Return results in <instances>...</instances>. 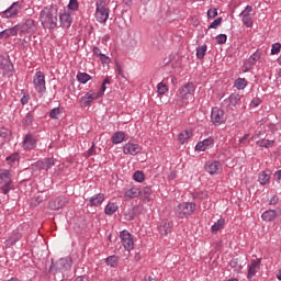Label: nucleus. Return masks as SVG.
I'll return each mask as SVG.
<instances>
[{
  "instance_id": "412c9836",
  "label": "nucleus",
  "mask_w": 281,
  "mask_h": 281,
  "mask_svg": "<svg viewBox=\"0 0 281 281\" xmlns=\"http://www.w3.org/2000/svg\"><path fill=\"white\" fill-rule=\"evenodd\" d=\"M222 166L223 165H221V161L214 160L205 166V170L209 172V175H218V170H221Z\"/></svg>"
},
{
  "instance_id": "aec40b11",
  "label": "nucleus",
  "mask_w": 281,
  "mask_h": 281,
  "mask_svg": "<svg viewBox=\"0 0 281 281\" xmlns=\"http://www.w3.org/2000/svg\"><path fill=\"white\" fill-rule=\"evenodd\" d=\"M240 102V94L232 93L227 99L224 100V104H227L229 109H234L236 104Z\"/></svg>"
},
{
  "instance_id": "3c124183",
  "label": "nucleus",
  "mask_w": 281,
  "mask_h": 281,
  "mask_svg": "<svg viewBox=\"0 0 281 281\" xmlns=\"http://www.w3.org/2000/svg\"><path fill=\"white\" fill-rule=\"evenodd\" d=\"M202 143L204 144V147L207 149L210 148V146H214V138H205L204 140H202Z\"/></svg>"
},
{
  "instance_id": "b1692460",
  "label": "nucleus",
  "mask_w": 281,
  "mask_h": 281,
  "mask_svg": "<svg viewBox=\"0 0 281 281\" xmlns=\"http://www.w3.org/2000/svg\"><path fill=\"white\" fill-rule=\"evenodd\" d=\"M93 100H95V91L90 90L81 98L80 102L83 106H89Z\"/></svg>"
},
{
  "instance_id": "72a5a7b5",
  "label": "nucleus",
  "mask_w": 281,
  "mask_h": 281,
  "mask_svg": "<svg viewBox=\"0 0 281 281\" xmlns=\"http://www.w3.org/2000/svg\"><path fill=\"white\" fill-rule=\"evenodd\" d=\"M117 212V205H115V203H108L105 209H104V213L108 215V216H111L112 214H115Z\"/></svg>"
},
{
  "instance_id": "4468645a",
  "label": "nucleus",
  "mask_w": 281,
  "mask_h": 281,
  "mask_svg": "<svg viewBox=\"0 0 281 281\" xmlns=\"http://www.w3.org/2000/svg\"><path fill=\"white\" fill-rule=\"evenodd\" d=\"M22 34H34L36 32V24L33 19L26 20L20 27Z\"/></svg>"
},
{
  "instance_id": "cd10ccee",
  "label": "nucleus",
  "mask_w": 281,
  "mask_h": 281,
  "mask_svg": "<svg viewBox=\"0 0 281 281\" xmlns=\"http://www.w3.org/2000/svg\"><path fill=\"white\" fill-rule=\"evenodd\" d=\"M276 216H278V213L276 212V210H268L262 213L261 218L262 221L271 222L276 218Z\"/></svg>"
},
{
  "instance_id": "a211bd4d",
  "label": "nucleus",
  "mask_w": 281,
  "mask_h": 281,
  "mask_svg": "<svg viewBox=\"0 0 281 281\" xmlns=\"http://www.w3.org/2000/svg\"><path fill=\"white\" fill-rule=\"evenodd\" d=\"M12 69H14L12 61L0 55V71H5V74H8L12 71Z\"/></svg>"
},
{
  "instance_id": "c9c22d12",
  "label": "nucleus",
  "mask_w": 281,
  "mask_h": 281,
  "mask_svg": "<svg viewBox=\"0 0 281 281\" xmlns=\"http://www.w3.org/2000/svg\"><path fill=\"white\" fill-rule=\"evenodd\" d=\"M206 52H207V45L199 46L196 48V58H199V60H203V58H205Z\"/></svg>"
},
{
  "instance_id": "13d9d810",
  "label": "nucleus",
  "mask_w": 281,
  "mask_h": 281,
  "mask_svg": "<svg viewBox=\"0 0 281 281\" xmlns=\"http://www.w3.org/2000/svg\"><path fill=\"white\" fill-rule=\"evenodd\" d=\"M92 53L94 56H99V57L103 55L102 52L100 50V47H97V46L93 47Z\"/></svg>"
},
{
  "instance_id": "37998d69",
  "label": "nucleus",
  "mask_w": 281,
  "mask_h": 281,
  "mask_svg": "<svg viewBox=\"0 0 281 281\" xmlns=\"http://www.w3.org/2000/svg\"><path fill=\"white\" fill-rule=\"evenodd\" d=\"M134 181H137L138 183H142L144 181V172L142 171H135L133 176Z\"/></svg>"
},
{
  "instance_id": "c756f323",
  "label": "nucleus",
  "mask_w": 281,
  "mask_h": 281,
  "mask_svg": "<svg viewBox=\"0 0 281 281\" xmlns=\"http://www.w3.org/2000/svg\"><path fill=\"white\" fill-rule=\"evenodd\" d=\"M271 180V173H267V171H261L259 173L258 181L261 186H267L269 181Z\"/></svg>"
},
{
  "instance_id": "f704fd0d",
  "label": "nucleus",
  "mask_w": 281,
  "mask_h": 281,
  "mask_svg": "<svg viewBox=\"0 0 281 281\" xmlns=\"http://www.w3.org/2000/svg\"><path fill=\"white\" fill-rule=\"evenodd\" d=\"M247 87V80L245 78H238L235 80L234 88L238 89V91H243Z\"/></svg>"
},
{
  "instance_id": "2eb2a0df",
  "label": "nucleus",
  "mask_w": 281,
  "mask_h": 281,
  "mask_svg": "<svg viewBox=\"0 0 281 281\" xmlns=\"http://www.w3.org/2000/svg\"><path fill=\"white\" fill-rule=\"evenodd\" d=\"M124 155H139L142 153V147L137 144L127 143L123 147Z\"/></svg>"
},
{
  "instance_id": "de8ad7c7",
  "label": "nucleus",
  "mask_w": 281,
  "mask_h": 281,
  "mask_svg": "<svg viewBox=\"0 0 281 281\" xmlns=\"http://www.w3.org/2000/svg\"><path fill=\"white\" fill-rule=\"evenodd\" d=\"M216 16H218V10L216 8L207 11V19H216Z\"/></svg>"
},
{
  "instance_id": "6e6d98bb",
  "label": "nucleus",
  "mask_w": 281,
  "mask_h": 281,
  "mask_svg": "<svg viewBox=\"0 0 281 281\" xmlns=\"http://www.w3.org/2000/svg\"><path fill=\"white\" fill-rule=\"evenodd\" d=\"M195 150H199L201 153V151L207 150V149L205 148V145L203 144V142H199L195 146Z\"/></svg>"
},
{
  "instance_id": "09e8293b",
  "label": "nucleus",
  "mask_w": 281,
  "mask_h": 281,
  "mask_svg": "<svg viewBox=\"0 0 281 281\" xmlns=\"http://www.w3.org/2000/svg\"><path fill=\"white\" fill-rule=\"evenodd\" d=\"M32 122H34V115H32V113H27L24 117L25 126H30Z\"/></svg>"
},
{
  "instance_id": "49530a36",
  "label": "nucleus",
  "mask_w": 281,
  "mask_h": 281,
  "mask_svg": "<svg viewBox=\"0 0 281 281\" xmlns=\"http://www.w3.org/2000/svg\"><path fill=\"white\" fill-rule=\"evenodd\" d=\"M58 115H60V108L50 110L49 117H52V120H58Z\"/></svg>"
},
{
  "instance_id": "4d7b16f0",
  "label": "nucleus",
  "mask_w": 281,
  "mask_h": 281,
  "mask_svg": "<svg viewBox=\"0 0 281 281\" xmlns=\"http://www.w3.org/2000/svg\"><path fill=\"white\" fill-rule=\"evenodd\" d=\"M27 102H30V94H24L21 98V104L25 105V104H27Z\"/></svg>"
},
{
  "instance_id": "e433bc0d",
  "label": "nucleus",
  "mask_w": 281,
  "mask_h": 281,
  "mask_svg": "<svg viewBox=\"0 0 281 281\" xmlns=\"http://www.w3.org/2000/svg\"><path fill=\"white\" fill-rule=\"evenodd\" d=\"M225 226V220L224 218H220L217 220V222L211 226V231L214 232H218L220 229H223V227Z\"/></svg>"
},
{
  "instance_id": "473e14b6",
  "label": "nucleus",
  "mask_w": 281,
  "mask_h": 281,
  "mask_svg": "<svg viewBox=\"0 0 281 281\" xmlns=\"http://www.w3.org/2000/svg\"><path fill=\"white\" fill-rule=\"evenodd\" d=\"M77 80L78 82H80L81 85H87V82H89V80H91V77L89 74L87 72H78L77 74Z\"/></svg>"
},
{
  "instance_id": "6e6552de",
  "label": "nucleus",
  "mask_w": 281,
  "mask_h": 281,
  "mask_svg": "<svg viewBox=\"0 0 281 281\" xmlns=\"http://www.w3.org/2000/svg\"><path fill=\"white\" fill-rule=\"evenodd\" d=\"M211 122L214 126H221L225 122V112L220 108H213L211 111Z\"/></svg>"
},
{
  "instance_id": "9b49d317",
  "label": "nucleus",
  "mask_w": 281,
  "mask_h": 281,
  "mask_svg": "<svg viewBox=\"0 0 281 281\" xmlns=\"http://www.w3.org/2000/svg\"><path fill=\"white\" fill-rule=\"evenodd\" d=\"M19 12H21V3L13 2L10 8L0 12V16L2 19H12V18L16 16V14H19Z\"/></svg>"
},
{
  "instance_id": "dca6fc26",
  "label": "nucleus",
  "mask_w": 281,
  "mask_h": 281,
  "mask_svg": "<svg viewBox=\"0 0 281 281\" xmlns=\"http://www.w3.org/2000/svg\"><path fill=\"white\" fill-rule=\"evenodd\" d=\"M173 225L170 220L162 221L158 228L160 236H168L172 232Z\"/></svg>"
},
{
  "instance_id": "5701e85b",
  "label": "nucleus",
  "mask_w": 281,
  "mask_h": 281,
  "mask_svg": "<svg viewBox=\"0 0 281 281\" xmlns=\"http://www.w3.org/2000/svg\"><path fill=\"white\" fill-rule=\"evenodd\" d=\"M19 25L5 29L4 31L0 32V38H10V36H16V34H19Z\"/></svg>"
},
{
  "instance_id": "7ed1b4c3",
  "label": "nucleus",
  "mask_w": 281,
  "mask_h": 281,
  "mask_svg": "<svg viewBox=\"0 0 281 281\" xmlns=\"http://www.w3.org/2000/svg\"><path fill=\"white\" fill-rule=\"evenodd\" d=\"M54 166H56L54 158H44L43 160H37L36 162L32 164L31 170L35 177H38L41 172H47V170H50V168H54Z\"/></svg>"
},
{
  "instance_id": "0e129e2a",
  "label": "nucleus",
  "mask_w": 281,
  "mask_h": 281,
  "mask_svg": "<svg viewBox=\"0 0 281 281\" xmlns=\"http://www.w3.org/2000/svg\"><path fill=\"white\" fill-rule=\"evenodd\" d=\"M94 146H95V145H92V146L88 149L86 157H91V155H93Z\"/></svg>"
},
{
  "instance_id": "7c9ffc66",
  "label": "nucleus",
  "mask_w": 281,
  "mask_h": 281,
  "mask_svg": "<svg viewBox=\"0 0 281 281\" xmlns=\"http://www.w3.org/2000/svg\"><path fill=\"white\" fill-rule=\"evenodd\" d=\"M262 56V50L260 49H257L248 59V63L250 65H256V63H258V60H260Z\"/></svg>"
},
{
  "instance_id": "e2e57ef3",
  "label": "nucleus",
  "mask_w": 281,
  "mask_h": 281,
  "mask_svg": "<svg viewBox=\"0 0 281 281\" xmlns=\"http://www.w3.org/2000/svg\"><path fill=\"white\" fill-rule=\"evenodd\" d=\"M135 215L133 213H125V221H133Z\"/></svg>"
},
{
  "instance_id": "79ce46f5",
  "label": "nucleus",
  "mask_w": 281,
  "mask_h": 281,
  "mask_svg": "<svg viewBox=\"0 0 281 281\" xmlns=\"http://www.w3.org/2000/svg\"><path fill=\"white\" fill-rule=\"evenodd\" d=\"M140 194H144L145 199H148L150 194H153V188L151 187H144L140 189Z\"/></svg>"
},
{
  "instance_id": "864d4df0",
  "label": "nucleus",
  "mask_w": 281,
  "mask_h": 281,
  "mask_svg": "<svg viewBox=\"0 0 281 281\" xmlns=\"http://www.w3.org/2000/svg\"><path fill=\"white\" fill-rule=\"evenodd\" d=\"M100 61L102 63V65H109L111 63V58L109 56H106L105 54L101 55Z\"/></svg>"
},
{
  "instance_id": "bf43d9fd",
  "label": "nucleus",
  "mask_w": 281,
  "mask_h": 281,
  "mask_svg": "<svg viewBox=\"0 0 281 281\" xmlns=\"http://www.w3.org/2000/svg\"><path fill=\"white\" fill-rule=\"evenodd\" d=\"M260 105V99L259 98H255L251 103H250V106H259Z\"/></svg>"
},
{
  "instance_id": "338daca9",
  "label": "nucleus",
  "mask_w": 281,
  "mask_h": 281,
  "mask_svg": "<svg viewBox=\"0 0 281 281\" xmlns=\"http://www.w3.org/2000/svg\"><path fill=\"white\" fill-rule=\"evenodd\" d=\"M116 71H117L119 76H122V66H120L119 63H116Z\"/></svg>"
},
{
  "instance_id": "9d476101",
  "label": "nucleus",
  "mask_w": 281,
  "mask_h": 281,
  "mask_svg": "<svg viewBox=\"0 0 281 281\" xmlns=\"http://www.w3.org/2000/svg\"><path fill=\"white\" fill-rule=\"evenodd\" d=\"M121 243L123 247L127 250L131 251L132 249L135 248V243L133 241V235L128 233V231H122L120 234Z\"/></svg>"
},
{
  "instance_id": "4c0bfd02",
  "label": "nucleus",
  "mask_w": 281,
  "mask_h": 281,
  "mask_svg": "<svg viewBox=\"0 0 281 281\" xmlns=\"http://www.w3.org/2000/svg\"><path fill=\"white\" fill-rule=\"evenodd\" d=\"M79 8L80 3L78 2V0H69L68 10H70L71 12H77Z\"/></svg>"
},
{
  "instance_id": "603ef678",
  "label": "nucleus",
  "mask_w": 281,
  "mask_h": 281,
  "mask_svg": "<svg viewBox=\"0 0 281 281\" xmlns=\"http://www.w3.org/2000/svg\"><path fill=\"white\" fill-rule=\"evenodd\" d=\"M259 146H261V148H269V146H271V144H273V140H259L258 142Z\"/></svg>"
},
{
  "instance_id": "393cba45",
  "label": "nucleus",
  "mask_w": 281,
  "mask_h": 281,
  "mask_svg": "<svg viewBox=\"0 0 281 281\" xmlns=\"http://www.w3.org/2000/svg\"><path fill=\"white\" fill-rule=\"evenodd\" d=\"M142 195V189L132 187L130 190L125 192L126 199H137V196Z\"/></svg>"
},
{
  "instance_id": "5fc2aeb1",
  "label": "nucleus",
  "mask_w": 281,
  "mask_h": 281,
  "mask_svg": "<svg viewBox=\"0 0 281 281\" xmlns=\"http://www.w3.org/2000/svg\"><path fill=\"white\" fill-rule=\"evenodd\" d=\"M7 161H9V164H14V161H19V154H13L11 156H8Z\"/></svg>"
},
{
  "instance_id": "ea45409f",
  "label": "nucleus",
  "mask_w": 281,
  "mask_h": 281,
  "mask_svg": "<svg viewBox=\"0 0 281 281\" xmlns=\"http://www.w3.org/2000/svg\"><path fill=\"white\" fill-rule=\"evenodd\" d=\"M157 90L160 95H164V94L168 93V86H166L164 82H160L157 86Z\"/></svg>"
},
{
  "instance_id": "6ab92c4d",
  "label": "nucleus",
  "mask_w": 281,
  "mask_h": 281,
  "mask_svg": "<svg viewBox=\"0 0 281 281\" xmlns=\"http://www.w3.org/2000/svg\"><path fill=\"white\" fill-rule=\"evenodd\" d=\"M88 201V205H90V207H98V205H102V203H104V194L98 193L91 196Z\"/></svg>"
},
{
  "instance_id": "f3484780",
  "label": "nucleus",
  "mask_w": 281,
  "mask_h": 281,
  "mask_svg": "<svg viewBox=\"0 0 281 281\" xmlns=\"http://www.w3.org/2000/svg\"><path fill=\"white\" fill-rule=\"evenodd\" d=\"M23 148H25V150H34V148H36V138H34V135H25L23 140Z\"/></svg>"
},
{
  "instance_id": "052dcab7",
  "label": "nucleus",
  "mask_w": 281,
  "mask_h": 281,
  "mask_svg": "<svg viewBox=\"0 0 281 281\" xmlns=\"http://www.w3.org/2000/svg\"><path fill=\"white\" fill-rule=\"evenodd\" d=\"M278 201H280L278 195H273L270 200V205H278Z\"/></svg>"
},
{
  "instance_id": "423d86ee",
  "label": "nucleus",
  "mask_w": 281,
  "mask_h": 281,
  "mask_svg": "<svg viewBox=\"0 0 281 281\" xmlns=\"http://www.w3.org/2000/svg\"><path fill=\"white\" fill-rule=\"evenodd\" d=\"M0 184H3L1 187L3 194H8L10 190H12V188H10V186H12V173L10 170L0 169Z\"/></svg>"
},
{
  "instance_id": "69168bd1",
  "label": "nucleus",
  "mask_w": 281,
  "mask_h": 281,
  "mask_svg": "<svg viewBox=\"0 0 281 281\" xmlns=\"http://www.w3.org/2000/svg\"><path fill=\"white\" fill-rule=\"evenodd\" d=\"M274 179H276L277 181H281V170H279V171H277V172L274 173Z\"/></svg>"
},
{
  "instance_id": "f8f14e48",
  "label": "nucleus",
  "mask_w": 281,
  "mask_h": 281,
  "mask_svg": "<svg viewBox=\"0 0 281 281\" xmlns=\"http://www.w3.org/2000/svg\"><path fill=\"white\" fill-rule=\"evenodd\" d=\"M67 203H69V200H67V198L61 195L54 200H50L48 202V207H49V210H63V207H65V205H67Z\"/></svg>"
},
{
  "instance_id": "bb28decb",
  "label": "nucleus",
  "mask_w": 281,
  "mask_h": 281,
  "mask_svg": "<svg viewBox=\"0 0 281 281\" xmlns=\"http://www.w3.org/2000/svg\"><path fill=\"white\" fill-rule=\"evenodd\" d=\"M126 138V134L124 132H116L112 135V144H122Z\"/></svg>"
},
{
  "instance_id": "4be33fe9",
  "label": "nucleus",
  "mask_w": 281,
  "mask_h": 281,
  "mask_svg": "<svg viewBox=\"0 0 281 281\" xmlns=\"http://www.w3.org/2000/svg\"><path fill=\"white\" fill-rule=\"evenodd\" d=\"M59 21H60L61 27L66 30L71 27V23L74 22V20L71 19V14L69 13H61L59 15Z\"/></svg>"
},
{
  "instance_id": "58836bf2",
  "label": "nucleus",
  "mask_w": 281,
  "mask_h": 281,
  "mask_svg": "<svg viewBox=\"0 0 281 281\" xmlns=\"http://www.w3.org/2000/svg\"><path fill=\"white\" fill-rule=\"evenodd\" d=\"M241 21L246 27H251L254 25V20H251V15H241Z\"/></svg>"
},
{
  "instance_id": "1a4fd4ad",
  "label": "nucleus",
  "mask_w": 281,
  "mask_h": 281,
  "mask_svg": "<svg viewBox=\"0 0 281 281\" xmlns=\"http://www.w3.org/2000/svg\"><path fill=\"white\" fill-rule=\"evenodd\" d=\"M194 91H196V88L194 87V83L187 82L184 83L180 90H179V97L182 100H188L189 98H192L194 95Z\"/></svg>"
},
{
  "instance_id": "ddd939ff",
  "label": "nucleus",
  "mask_w": 281,
  "mask_h": 281,
  "mask_svg": "<svg viewBox=\"0 0 281 281\" xmlns=\"http://www.w3.org/2000/svg\"><path fill=\"white\" fill-rule=\"evenodd\" d=\"M260 262H262V259L260 258L251 260V263L248 268V274H247L248 280L250 281L254 280V277L256 276V273L260 271Z\"/></svg>"
},
{
  "instance_id": "f03ea898",
  "label": "nucleus",
  "mask_w": 281,
  "mask_h": 281,
  "mask_svg": "<svg viewBox=\"0 0 281 281\" xmlns=\"http://www.w3.org/2000/svg\"><path fill=\"white\" fill-rule=\"evenodd\" d=\"M40 21L44 30L58 27V10L54 7H45L40 13Z\"/></svg>"
},
{
  "instance_id": "680f3d73",
  "label": "nucleus",
  "mask_w": 281,
  "mask_h": 281,
  "mask_svg": "<svg viewBox=\"0 0 281 281\" xmlns=\"http://www.w3.org/2000/svg\"><path fill=\"white\" fill-rule=\"evenodd\" d=\"M42 201L43 200L41 198H36V199L32 200L31 205H34V206L41 205Z\"/></svg>"
},
{
  "instance_id": "774afa93",
  "label": "nucleus",
  "mask_w": 281,
  "mask_h": 281,
  "mask_svg": "<svg viewBox=\"0 0 281 281\" xmlns=\"http://www.w3.org/2000/svg\"><path fill=\"white\" fill-rule=\"evenodd\" d=\"M245 11L251 14V12L254 11V7L247 5V7L245 8Z\"/></svg>"
},
{
  "instance_id": "a18cd8bd",
  "label": "nucleus",
  "mask_w": 281,
  "mask_h": 281,
  "mask_svg": "<svg viewBox=\"0 0 281 281\" xmlns=\"http://www.w3.org/2000/svg\"><path fill=\"white\" fill-rule=\"evenodd\" d=\"M216 42H217L218 45H225V43H227V35L218 34L216 36Z\"/></svg>"
},
{
  "instance_id": "39448f33",
  "label": "nucleus",
  "mask_w": 281,
  "mask_h": 281,
  "mask_svg": "<svg viewBox=\"0 0 281 281\" xmlns=\"http://www.w3.org/2000/svg\"><path fill=\"white\" fill-rule=\"evenodd\" d=\"M196 210V204L192 202H182L178 205L177 216L178 218H188L191 214H194Z\"/></svg>"
},
{
  "instance_id": "c03bdc74",
  "label": "nucleus",
  "mask_w": 281,
  "mask_h": 281,
  "mask_svg": "<svg viewBox=\"0 0 281 281\" xmlns=\"http://www.w3.org/2000/svg\"><path fill=\"white\" fill-rule=\"evenodd\" d=\"M10 135H12V132H10V130H8L5 127L0 128V137H3V139H8V137H10Z\"/></svg>"
},
{
  "instance_id": "2f4dec72",
  "label": "nucleus",
  "mask_w": 281,
  "mask_h": 281,
  "mask_svg": "<svg viewBox=\"0 0 281 281\" xmlns=\"http://www.w3.org/2000/svg\"><path fill=\"white\" fill-rule=\"evenodd\" d=\"M105 263L108 267H112V269H115L120 262L117 261V256L113 255L108 258H105Z\"/></svg>"
},
{
  "instance_id": "f257e3e1",
  "label": "nucleus",
  "mask_w": 281,
  "mask_h": 281,
  "mask_svg": "<svg viewBox=\"0 0 281 281\" xmlns=\"http://www.w3.org/2000/svg\"><path fill=\"white\" fill-rule=\"evenodd\" d=\"M71 265L74 260L71 257L60 258L57 262L52 263L49 268L50 276H54V280L63 281L69 279V271H71Z\"/></svg>"
},
{
  "instance_id": "0eeeda50",
  "label": "nucleus",
  "mask_w": 281,
  "mask_h": 281,
  "mask_svg": "<svg viewBox=\"0 0 281 281\" xmlns=\"http://www.w3.org/2000/svg\"><path fill=\"white\" fill-rule=\"evenodd\" d=\"M33 85L35 91L40 93V95H43L47 92V87L45 86V74L43 71H37L35 76L33 77Z\"/></svg>"
},
{
  "instance_id": "20e7f679",
  "label": "nucleus",
  "mask_w": 281,
  "mask_h": 281,
  "mask_svg": "<svg viewBox=\"0 0 281 281\" xmlns=\"http://www.w3.org/2000/svg\"><path fill=\"white\" fill-rule=\"evenodd\" d=\"M95 7L94 16L98 23H105L109 21V13L111 12V9L106 7V0H97Z\"/></svg>"
},
{
  "instance_id": "8fccbe9b",
  "label": "nucleus",
  "mask_w": 281,
  "mask_h": 281,
  "mask_svg": "<svg viewBox=\"0 0 281 281\" xmlns=\"http://www.w3.org/2000/svg\"><path fill=\"white\" fill-rule=\"evenodd\" d=\"M281 49V44L280 43H274L272 44V48H271V55L276 56Z\"/></svg>"
},
{
  "instance_id": "c85d7f7f",
  "label": "nucleus",
  "mask_w": 281,
  "mask_h": 281,
  "mask_svg": "<svg viewBox=\"0 0 281 281\" xmlns=\"http://www.w3.org/2000/svg\"><path fill=\"white\" fill-rule=\"evenodd\" d=\"M106 85H111V79L105 78L103 80L100 90L95 93V100H98L104 95V91H106Z\"/></svg>"
},
{
  "instance_id": "a19ab883",
  "label": "nucleus",
  "mask_w": 281,
  "mask_h": 281,
  "mask_svg": "<svg viewBox=\"0 0 281 281\" xmlns=\"http://www.w3.org/2000/svg\"><path fill=\"white\" fill-rule=\"evenodd\" d=\"M222 23L223 18H217L210 24L209 30H216V27H218V25H221Z\"/></svg>"
},
{
  "instance_id": "a878e982",
  "label": "nucleus",
  "mask_w": 281,
  "mask_h": 281,
  "mask_svg": "<svg viewBox=\"0 0 281 281\" xmlns=\"http://www.w3.org/2000/svg\"><path fill=\"white\" fill-rule=\"evenodd\" d=\"M191 136L192 130H184L178 135V142H180L181 144H186V142H188Z\"/></svg>"
}]
</instances>
